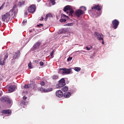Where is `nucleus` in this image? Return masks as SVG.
Masks as SVG:
<instances>
[{
    "instance_id": "nucleus-15",
    "label": "nucleus",
    "mask_w": 124,
    "mask_h": 124,
    "mask_svg": "<svg viewBox=\"0 0 124 124\" xmlns=\"http://www.w3.org/2000/svg\"><path fill=\"white\" fill-rule=\"evenodd\" d=\"M102 8V7L101 6L97 5H95L94 7H92V9H96V10H98V11H100V10H101Z\"/></svg>"
},
{
    "instance_id": "nucleus-3",
    "label": "nucleus",
    "mask_w": 124,
    "mask_h": 124,
    "mask_svg": "<svg viewBox=\"0 0 124 124\" xmlns=\"http://www.w3.org/2000/svg\"><path fill=\"white\" fill-rule=\"evenodd\" d=\"M58 72L60 74H62V75H67L68 74H70V72H71V69H67L66 68H61L59 69Z\"/></svg>"
},
{
    "instance_id": "nucleus-20",
    "label": "nucleus",
    "mask_w": 124,
    "mask_h": 124,
    "mask_svg": "<svg viewBox=\"0 0 124 124\" xmlns=\"http://www.w3.org/2000/svg\"><path fill=\"white\" fill-rule=\"evenodd\" d=\"M32 86V84H28V85H25L24 86V88H25V89H29V88H30V87H31V88H32V89H33V88H34V87H32V86Z\"/></svg>"
},
{
    "instance_id": "nucleus-44",
    "label": "nucleus",
    "mask_w": 124,
    "mask_h": 124,
    "mask_svg": "<svg viewBox=\"0 0 124 124\" xmlns=\"http://www.w3.org/2000/svg\"><path fill=\"white\" fill-rule=\"evenodd\" d=\"M1 26V22L0 21V27Z\"/></svg>"
},
{
    "instance_id": "nucleus-28",
    "label": "nucleus",
    "mask_w": 124,
    "mask_h": 124,
    "mask_svg": "<svg viewBox=\"0 0 124 124\" xmlns=\"http://www.w3.org/2000/svg\"><path fill=\"white\" fill-rule=\"evenodd\" d=\"M71 60H72V57H69L67 58V61L68 62H70V61H71Z\"/></svg>"
},
{
    "instance_id": "nucleus-26",
    "label": "nucleus",
    "mask_w": 124,
    "mask_h": 124,
    "mask_svg": "<svg viewBox=\"0 0 124 124\" xmlns=\"http://www.w3.org/2000/svg\"><path fill=\"white\" fill-rule=\"evenodd\" d=\"M66 26H67V27H71V26H73V23H68V24H66Z\"/></svg>"
},
{
    "instance_id": "nucleus-10",
    "label": "nucleus",
    "mask_w": 124,
    "mask_h": 124,
    "mask_svg": "<svg viewBox=\"0 0 124 124\" xmlns=\"http://www.w3.org/2000/svg\"><path fill=\"white\" fill-rule=\"evenodd\" d=\"M119 24H120V22L119 21H118L117 19H115L112 21V26L113 27V29L116 30L117 28H118V26H119Z\"/></svg>"
},
{
    "instance_id": "nucleus-18",
    "label": "nucleus",
    "mask_w": 124,
    "mask_h": 124,
    "mask_svg": "<svg viewBox=\"0 0 124 124\" xmlns=\"http://www.w3.org/2000/svg\"><path fill=\"white\" fill-rule=\"evenodd\" d=\"M70 95H71V94L69 92H66V93H64V96L66 98H68V97H69L70 96Z\"/></svg>"
},
{
    "instance_id": "nucleus-37",
    "label": "nucleus",
    "mask_w": 124,
    "mask_h": 124,
    "mask_svg": "<svg viewBox=\"0 0 124 124\" xmlns=\"http://www.w3.org/2000/svg\"><path fill=\"white\" fill-rule=\"evenodd\" d=\"M23 99H24V100H25V99H27V97H26V96H23Z\"/></svg>"
},
{
    "instance_id": "nucleus-22",
    "label": "nucleus",
    "mask_w": 124,
    "mask_h": 124,
    "mask_svg": "<svg viewBox=\"0 0 124 124\" xmlns=\"http://www.w3.org/2000/svg\"><path fill=\"white\" fill-rule=\"evenodd\" d=\"M74 70H75V71H77V72H79V71L81 70V68L78 67H74Z\"/></svg>"
},
{
    "instance_id": "nucleus-30",
    "label": "nucleus",
    "mask_w": 124,
    "mask_h": 124,
    "mask_svg": "<svg viewBox=\"0 0 124 124\" xmlns=\"http://www.w3.org/2000/svg\"><path fill=\"white\" fill-rule=\"evenodd\" d=\"M41 86H44V85H45V83L44 82V81H42L40 83Z\"/></svg>"
},
{
    "instance_id": "nucleus-47",
    "label": "nucleus",
    "mask_w": 124,
    "mask_h": 124,
    "mask_svg": "<svg viewBox=\"0 0 124 124\" xmlns=\"http://www.w3.org/2000/svg\"><path fill=\"white\" fill-rule=\"evenodd\" d=\"M33 86H34V87L35 85H33Z\"/></svg>"
},
{
    "instance_id": "nucleus-12",
    "label": "nucleus",
    "mask_w": 124,
    "mask_h": 124,
    "mask_svg": "<svg viewBox=\"0 0 124 124\" xmlns=\"http://www.w3.org/2000/svg\"><path fill=\"white\" fill-rule=\"evenodd\" d=\"M56 96H58V97H62V96L63 95V93H62V91L58 90V91H56Z\"/></svg>"
},
{
    "instance_id": "nucleus-46",
    "label": "nucleus",
    "mask_w": 124,
    "mask_h": 124,
    "mask_svg": "<svg viewBox=\"0 0 124 124\" xmlns=\"http://www.w3.org/2000/svg\"><path fill=\"white\" fill-rule=\"evenodd\" d=\"M9 102L10 103V102H11V101H9Z\"/></svg>"
},
{
    "instance_id": "nucleus-34",
    "label": "nucleus",
    "mask_w": 124,
    "mask_h": 124,
    "mask_svg": "<svg viewBox=\"0 0 124 124\" xmlns=\"http://www.w3.org/2000/svg\"><path fill=\"white\" fill-rule=\"evenodd\" d=\"M54 55V50H53L51 53H50V56L51 57H53Z\"/></svg>"
},
{
    "instance_id": "nucleus-16",
    "label": "nucleus",
    "mask_w": 124,
    "mask_h": 124,
    "mask_svg": "<svg viewBox=\"0 0 124 124\" xmlns=\"http://www.w3.org/2000/svg\"><path fill=\"white\" fill-rule=\"evenodd\" d=\"M39 46H40V43H36L33 46L34 50H36V49H38V48H39Z\"/></svg>"
},
{
    "instance_id": "nucleus-27",
    "label": "nucleus",
    "mask_w": 124,
    "mask_h": 124,
    "mask_svg": "<svg viewBox=\"0 0 124 124\" xmlns=\"http://www.w3.org/2000/svg\"><path fill=\"white\" fill-rule=\"evenodd\" d=\"M92 48H93V46H90V47H89L88 46H86V49L87 50V51H90V50H91V49H92Z\"/></svg>"
},
{
    "instance_id": "nucleus-7",
    "label": "nucleus",
    "mask_w": 124,
    "mask_h": 124,
    "mask_svg": "<svg viewBox=\"0 0 124 124\" xmlns=\"http://www.w3.org/2000/svg\"><path fill=\"white\" fill-rule=\"evenodd\" d=\"M8 58V54H7L5 55L4 57H0V65H4V63L5 62V61L6 59Z\"/></svg>"
},
{
    "instance_id": "nucleus-24",
    "label": "nucleus",
    "mask_w": 124,
    "mask_h": 124,
    "mask_svg": "<svg viewBox=\"0 0 124 124\" xmlns=\"http://www.w3.org/2000/svg\"><path fill=\"white\" fill-rule=\"evenodd\" d=\"M55 0H50V2L52 4V5H54V4H55L56 2H55Z\"/></svg>"
},
{
    "instance_id": "nucleus-39",
    "label": "nucleus",
    "mask_w": 124,
    "mask_h": 124,
    "mask_svg": "<svg viewBox=\"0 0 124 124\" xmlns=\"http://www.w3.org/2000/svg\"><path fill=\"white\" fill-rule=\"evenodd\" d=\"M43 17H42L40 19V21H43Z\"/></svg>"
},
{
    "instance_id": "nucleus-32",
    "label": "nucleus",
    "mask_w": 124,
    "mask_h": 124,
    "mask_svg": "<svg viewBox=\"0 0 124 124\" xmlns=\"http://www.w3.org/2000/svg\"><path fill=\"white\" fill-rule=\"evenodd\" d=\"M44 65V63L43 62H40V65L41 66H42Z\"/></svg>"
},
{
    "instance_id": "nucleus-11",
    "label": "nucleus",
    "mask_w": 124,
    "mask_h": 124,
    "mask_svg": "<svg viewBox=\"0 0 124 124\" xmlns=\"http://www.w3.org/2000/svg\"><path fill=\"white\" fill-rule=\"evenodd\" d=\"M40 91L41 93H49V92H52L53 89L51 88L48 89L40 88Z\"/></svg>"
},
{
    "instance_id": "nucleus-23",
    "label": "nucleus",
    "mask_w": 124,
    "mask_h": 124,
    "mask_svg": "<svg viewBox=\"0 0 124 124\" xmlns=\"http://www.w3.org/2000/svg\"><path fill=\"white\" fill-rule=\"evenodd\" d=\"M59 78V76L57 75H53L52 76V79H54V80H56Z\"/></svg>"
},
{
    "instance_id": "nucleus-40",
    "label": "nucleus",
    "mask_w": 124,
    "mask_h": 124,
    "mask_svg": "<svg viewBox=\"0 0 124 124\" xmlns=\"http://www.w3.org/2000/svg\"><path fill=\"white\" fill-rule=\"evenodd\" d=\"M25 15L26 16H27L28 15V13H27V12H25Z\"/></svg>"
},
{
    "instance_id": "nucleus-9",
    "label": "nucleus",
    "mask_w": 124,
    "mask_h": 124,
    "mask_svg": "<svg viewBox=\"0 0 124 124\" xmlns=\"http://www.w3.org/2000/svg\"><path fill=\"white\" fill-rule=\"evenodd\" d=\"M28 11L29 13H33L35 11V6L31 5L30 7H28Z\"/></svg>"
},
{
    "instance_id": "nucleus-17",
    "label": "nucleus",
    "mask_w": 124,
    "mask_h": 124,
    "mask_svg": "<svg viewBox=\"0 0 124 124\" xmlns=\"http://www.w3.org/2000/svg\"><path fill=\"white\" fill-rule=\"evenodd\" d=\"M52 17H53V15H52V14H47L46 16V17L45 18V20L46 21H47V19H48V18H52Z\"/></svg>"
},
{
    "instance_id": "nucleus-43",
    "label": "nucleus",
    "mask_w": 124,
    "mask_h": 124,
    "mask_svg": "<svg viewBox=\"0 0 124 124\" xmlns=\"http://www.w3.org/2000/svg\"><path fill=\"white\" fill-rule=\"evenodd\" d=\"M1 93H2L1 92H0V96L1 95Z\"/></svg>"
},
{
    "instance_id": "nucleus-1",
    "label": "nucleus",
    "mask_w": 124,
    "mask_h": 124,
    "mask_svg": "<svg viewBox=\"0 0 124 124\" xmlns=\"http://www.w3.org/2000/svg\"><path fill=\"white\" fill-rule=\"evenodd\" d=\"M17 12H18V9L17 8V6L16 5H14L13 9L11 10L9 12H8L2 16V20L3 22H6V23H8V22H9V20H10L11 14L12 17H13V18H14Z\"/></svg>"
},
{
    "instance_id": "nucleus-29",
    "label": "nucleus",
    "mask_w": 124,
    "mask_h": 124,
    "mask_svg": "<svg viewBox=\"0 0 124 124\" xmlns=\"http://www.w3.org/2000/svg\"><path fill=\"white\" fill-rule=\"evenodd\" d=\"M22 24L23 25H25V24H27V19H24L22 22Z\"/></svg>"
},
{
    "instance_id": "nucleus-45",
    "label": "nucleus",
    "mask_w": 124,
    "mask_h": 124,
    "mask_svg": "<svg viewBox=\"0 0 124 124\" xmlns=\"http://www.w3.org/2000/svg\"><path fill=\"white\" fill-rule=\"evenodd\" d=\"M37 0V1L39 2V1H40V0Z\"/></svg>"
},
{
    "instance_id": "nucleus-6",
    "label": "nucleus",
    "mask_w": 124,
    "mask_h": 124,
    "mask_svg": "<svg viewBox=\"0 0 124 124\" xmlns=\"http://www.w3.org/2000/svg\"><path fill=\"white\" fill-rule=\"evenodd\" d=\"M65 80H64V78H62L61 79L59 80V83L56 86V88H57V89H61V88L63 87V86H65Z\"/></svg>"
},
{
    "instance_id": "nucleus-19",
    "label": "nucleus",
    "mask_w": 124,
    "mask_h": 124,
    "mask_svg": "<svg viewBox=\"0 0 124 124\" xmlns=\"http://www.w3.org/2000/svg\"><path fill=\"white\" fill-rule=\"evenodd\" d=\"M62 92H67V91H68V87L66 86L62 87Z\"/></svg>"
},
{
    "instance_id": "nucleus-41",
    "label": "nucleus",
    "mask_w": 124,
    "mask_h": 124,
    "mask_svg": "<svg viewBox=\"0 0 124 124\" xmlns=\"http://www.w3.org/2000/svg\"><path fill=\"white\" fill-rule=\"evenodd\" d=\"M34 62L36 63L38 62V61L36 60V61H34Z\"/></svg>"
},
{
    "instance_id": "nucleus-42",
    "label": "nucleus",
    "mask_w": 124,
    "mask_h": 124,
    "mask_svg": "<svg viewBox=\"0 0 124 124\" xmlns=\"http://www.w3.org/2000/svg\"><path fill=\"white\" fill-rule=\"evenodd\" d=\"M62 16H64V17H67V16H65V15H62Z\"/></svg>"
},
{
    "instance_id": "nucleus-33",
    "label": "nucleus",
    "mask_w": 124,
    "mask_h": 124,
    "mask_svg": "<svg viewBox=\"0 0 124 124\" xmlns=\"http://www.w3.org/2000/svg\"><path fill=\"white\" fill-rule=\"evenodd\" d=\"M60 22H66L65 19H60Z\"/></svg>"
},
{
    "instance_id": "nucleus-14",
    "label": "nucleus",
    "mask_w": 124,
    "mask_h": 124,
    "mask_svg": "<svg viewBox=\"0 0 124 124\" xmlns=\"http://www.w3.org/2000/svg\"><path fill=\"white\" fill-rule=\"evenodd\" d=\"M15 89H16V86L15 85L10 86L9 88V93H12L15 91Z\"/></svg>"
},
{
    "instance_id": "nucleus-25",
    "label": "nucleus",
    "mask_w": 124,
    "mask_h": 124,
    "mask_svg": "<svg viewBox=\"0 0 124 124\" xmlns=\"http://www.w3.org/2000/svg\"><path fill=\"white\" fill-rule=\"evenodd\" d=\"M28 67H29V68L31 69L32 68V66L31 65V62H30L29 64H28Z\"/></svg>"
},
{
    "instance_id": "nucleus-21",
    "label": "nucleus",
    "mask_w": 124,
    "mask_h": 124,
    "mask_svg": "<svg viewBox=\"0 0 124 124\" xmlns=\"http://www.w3.org/2000/svg\"><path fill=\"white\" fill-rule=\"evenodd\" d=\"M24 4H25V1H23V0H20L19 2V3L18 4V5L19 6H21L22 5H24Z\"/></svg>"
},
{
    "instance_id": "nucleus-5",
    "label": "nucleus",
    "mask_w": 124,
    "mask_h": 124,
    "mask_svg": "<svg viewBox=\"0 0 124 124\" xmlns=\"http://www.w3.org/2000/svg\"><path fill=\"white\" fill-rule=\"evenodd\" d=\"M94 35L95 37H96L98 40L99 41H102V44H104V41L103 40V35L102 34H100L97 32H95Z\"/></svg>"
},
{
    "instance_id": "nucleus-36",
    "label": "nucleus",
    "mask_w": 124,
    "mask_h": 124,
    "mask_svg": "<svg viewBox=\"0 0 124 124\" xmlns=\"http://www.w3.org/2000/svg\"><path fill=\"white\" fill-rule=\"evenodd\" d=\"M33 31H34L33 29H32V30H30L29 31H30V32H33Z\"/></svg>"
},
{
    "instance_id": "nucleus-2",
    "label": "nucleus",
    "mask_w": 124,
    "mask_h": 124,
    "mask_svg": "<svg viewBox=\"0 0 124 124\" xmlns=\"http://www.w3.org/2000/svg\"><path fill=\"white\" fill-rule=\"evenodd\" d=\"M63 11L66 12L67 14H69V16H72V14H73L74 12L73 9H72V7L69 5L66 6L63 9Z\"/></svg>"
},
{
    "instance_id": "nucleus-31",
    "label": "nucleus",
    "mask_w": 124,
    "mask_h": 124,
    "mask_svg": "<svg viewBox=\"0 0 124 124\" xmlns=\"http://www.w3.org/2000/svg\"><path fill=\"white\" fill-rule=\"evenodd\" d=\"M38 27H40V28H43V24H40L39 25H37Z\"/></svg>"
},
{
    "instance_id": "nucleus-8",
    "label": "nucleus",
    "mask_w": 124,
    "mask_h": 124,
    "mask_svg": "<svg viewBox=\"0 0 124 124\" xmlns=\"http://www.w3.org/2000/svg\"><path fill=\"white\" fill-rule=\"evenodd\" d=\"M2 115L3 116H10V115H11V110L8 109H6V110H2Z\"/></svg>"
},
{
    "instance_id": "nucleus-38",
    "label": "nucleus",
    "mask_w": 124,
    "mask_h": 124,
    "mask_svg": "<svg viewBox=\"0 0 124 124\" xmlns=\"http://www.w3.org/2000/svg\"><path fill=\"white\" fill-rule=\"evenodd\" d=\"M22 104L26 105V104H27V103H26V102H25V101H24L23 102H22Z\"/></svg>"
},
{
    "instance_id": "nucleus-4",
    "label": "nucleus",
    "mask_w": 124,
    "mask_h": 124,
    "mask_svg": "<svg viewBox=\"0 0 124 124\" xmlns=\"http://www.w3.org/2000/svg\"><path fill=\"white\" fill-rule=\"evenodd\" d=\"M80 8H81L82 10H78L76 12V15L78 17H79L80 16H81V15L84 14V11H86V10H87V8H86V7L81 6L80 7Z\"/></svg>"
},
{
    "instance_id": "nucleus-35",
    "label": "nucleus",
    "mask_w": 124,
    "mask_h": 124,
    "mask_svg": "<svg viewBox=\"0 0 124 124\" xmlns=\"http://www.w3.org/2000/svg\"><path fill=\"white\" fill-rule=\"evenodd\" d=\"M3 8V5H2L0 7V10H1Z\"/></svg>"
},
{
    "instance_id": "nucleus-13",
    "label": "nucleus",
    "mask_w": 124,
    "mask_h": 124,
    "mask_svg": "<svg viewBox=\"0 0 124 124\" xmlns=\"http://www.w3.org/2000/svg\"><path fill=\"white\" fill-rule=\"evenodd\" d=\"M20 51L18 50L14 54V59H18L20 57Z\"/></svg>"
}]
</instances>
